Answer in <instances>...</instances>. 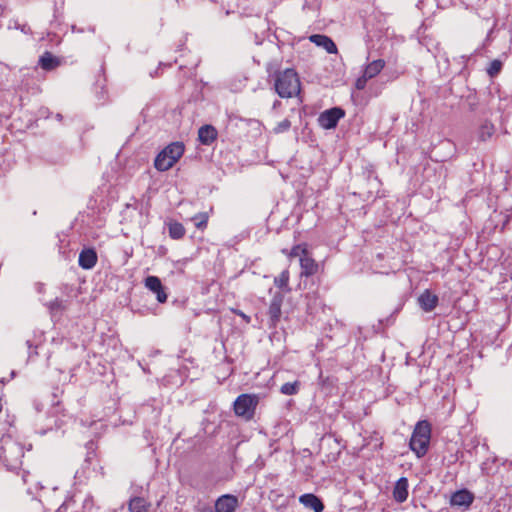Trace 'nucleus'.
I'll list each match as a JSON object with an SVG mask.
<instances>
[{
  "label": "nucleus",
  "instance_id": "f257e3e1",
  "mask_svg": "<svg viewBox=\"0 0 512 512\" xmlns=\"http://www.w3.org/2000/svg\"><path fill=\"white\" fill-rule=\"evenodd\" d=\"M274 87L281 98H292L299 95L301 82L294 69L287 68L275 74Z\"/></svg>",
  "mask_w": 512,
  "mask_h": 512
},
{
  "label": "nucleus",
  "instance_id": "f03ea898",
  "mask_svg": "<svg viewBox=\"0 0 512 512\" xmlns=\"http://www.w3.org/2000/svg\"><path fill=\"white\" fill-rule=\"evenodd\" d=\"M23 456V447L11 437H2L0 439V461L7 470L20 468Z\"/></svg>",
  "mask_w": 512,
  "mask_h": 512
},
{
  "label": "nucleus",
  "instance_id": "7ed1b4c3",
  "mask_svg": "<svg viewBox=\"0 0 512 512\" xmlns=\"http://www.w3.org/2000/svg\"><path fill=\"white\" fill-rule=\"evenodd\" d=\"M431 438V426L428 421H419L412 433L409 446L417 457L424 456L429 447Z\"/></svg>",
  "mask_w": 512,
  "mask_h": 512
},
{
  "label": "nucleus",
  "instance_id": "20e7f679",
  "mask_svg": "<svg viewBox=\"0 0 512 512\" xmlns=\"http://www.w3.org/2000/svg\"><path fill=\"white\" fill-rule=\"evenodd\" d=\"M185 147L182 142L167 145L155 158L154 166L158 171H167L182 157Z\"/></svg>",
  "mask_w": 512,
  "mask_h": 512
},
{
  "label": "nucleus",
  "instance_id": "39448f33",
  "mask_svg": "<svg viewBox=\"0 0 512 512\" xmlns=\"http://www.w3.org/2000/svg\"><path fill=\"white\" fill-rule=\"evenodd\" d=\"M257 405L258 397L256 395L241 394L234 401V411L238 417L248 421L254 417Z\"/></svg>",
  "mask_w": 512,
  "mask_h": 512
},
{
  "label": "nucleus",
  "instance_id": "423d86ee",
  "mask_svg": "<svg viewBox=\"0 0 512 512\" xmlns=\"http://www.w3.org/2000/svg\"><path fill=\"white\" fill-rule=\"evenodd\" d=\"M344 114V110L339 107L328 109L319 115V125L324 129L335 128Z\"/></svg>",
  "mask_w": 512,
  "mask_h": 512
},
{
  "label": "nucleus",
  "instance_id": "0eeeda50",
  "mask_svg": "<svg viewBox=\"0 0 512 512\" xmlns=\"http://www.w3.org/2000/svg\"><path fill=\"white\" fill-rule=\"evenodd\" d=\"M144 285L147 289L156 294L159 303H165L167 301V294L161 280L157 276H148L145 278Z\"/></svg>",
  "mask_w": 512,
  "mask_h": 512
},
{
  "label": "nucleus",
  "instance_id": "6e6552de",
  "mask_svg": "<svg viewBox=\"0 0 512 512\" xmlns=\"http://www.w3.org/2000/svg\"><path fill=\"white\" fill-rule=\"evenodd\" d=\"M238 498L231 494L220 496L215 502L216 512H234L238 507Z\"/></svg>",
  "mask_w": 512,
  "mask_h": 512
},
{
  "label": "nucleus",
  "instance_id": "1a4fd4ad",
  "mask_svg": "<svg viewBox=\"0 0 512 512\" xmlns=\"http://www.w3.org/2000/svg\"><path fill=\"white\" fill-rule=\"evenodd\" d=\"M97 253L93 248L83 249L79 254L78 264L82 269L90 270L97 263Z\"/></svg>",
  "mask_w": 512,
  "mask_h": 512
},
{
  "label": "nucleus",
  "instance_id": "9d476101",
  "mask_svg": "<svg viewBox=\"0 0 512 512\" xmlns=\"http://www.w3.org/2000/svg\"><path fill=\"white\" fill-rule=\"evenodd\" d=\"M474 500V495L466 490H458L452 494L450 503L452 506L465 507L468 508Z\"/></svg>",
  "mask_w": 512,
  "mask_h": 512
},
{
  "label": "nucleus",
  "instance_id": "9b49d317",
  "mask_svg": "<svg viewBox=\"0 0 512 512\" xmlns=\"http://www.w3.org/2000/svg\"><path fill=\"white\" fill-rule=\"evenodd\" d=\"M283 298V295L278 292L275 293L271 299L268 314L273 325H275L280 319Z\"/></svg>",
  "mask_w": 512,
  "mask_h": 512
},
{
  "label": "nucleus",
  "instance_id": "f8f14e48",
  "mask_svg": "<svg viewBox=\"0 0 512 512\" xmlns=\"http://www.w3.org/2000/svg\"><path fill=\"white\" fill-rule=\"evenodd\" d=\"M299 502L306 508L313 510L314 512H322L324 510V504L321 499L312 493H306L299 497Z\"/></svg>",
  "mask_w": 512,
  "mask_h": 512
},
{
  "label": "nucleus",
  "instance_id": "ddd939ff",
  "mask_svg": "<svg viewBox=\"0 0 512 512\" xmlns=\"http://www.w3.org/2000/svg\"><path fill=\"white\" fill-rule=\"evenodd\" d=\"M309 39L315 45L324 48L328 53H337V47L330 37L322 34H314L311 35Z\"/></svg>",
  "mask_w": 512,
  "mask_h": 512
},
{
  "label": "nucleus",
  "instance_id": "4468645a",
  "mask_svg": "<svg viewBox=\"0 0 512 512\" xmlns=\"http://www.w3.org/2000/svg\"><path fill=\"white\" fill-rule=\"evenodd\" d=\"M217 130L212 125H203L198 131V140L203 145H211L217 138Z\"/></svg>",
  "mask_w": 512,
  "mask_h": 512
},
{
  "label": "nucleus",
  "instance_id": "2eb2a0df",
  "mask_svg": "<svg viewBox=\"0 0 512 512\" xmlns=\"http://www.w3.org/2000/svg\"><path fill=\"white\" fill-rule=\"evenodd\" d=\"M418 303L425 312L433 311L438 304V297L429 290H425L419 297Z\"/></svg>",
  "mask_w": 512,
  "mask_h": 512
},
{
  "label": "nucleus",
  "instance_id": "dca6fc26",
  "mask_svg": "<svg viewBox=\"0 0 512 512\" xmlns=\"http://www.w3.org/2000/svg\"><path fill=\"white\" fill-rule=\"evenodd\" d=\"M393 497L398 503L406 501L408 497V480L405 477H401L394 486Z\"/></svg>",
  "mask_w": 512,
  "mask_h": 512
},
{
  "label": "nucleus",
  "instance_id": "f3484780",
  "mask_svg": "<svg viewBox=\"0 0 512 512\" xmlns=\"http://www.w3.org/2000/svg\"><path fill=\"white\" fill-rule=\"evenodd\" d=\"M301 275L311 276L317 273L318 264L315 260L308 256V253L300 257Z\"/></svg>",
  "mask_w": 512,
  "mask_h": 512
},
{
  "label": "nucleus",
  "instance_id": "a211bd4d",
  "mask_svg": "<svg viewBox=\"0 0 512 512\" xmlns=\"http://www.w3.org/2000/svg\"><path fill=\"white\" fill-rule=\"evenodd\" d=\"M385 67V61L382 59H377L370 62L364 69L363 74L369 80L377 76Z\"/></svg>",
  "mask_w": 512,
  "mask_h": 512
},
{
  "label": "nucleus",
  "instance_id": "6ab92c4d",
  "mask_svg": "<svg viewBox=\"0 0 512 512\" xmlns=\"http://www.w3.org/2000/svg\"><path fill=\"white\" fill-rule=\"evenodd\" d=\"M39 65L42 69L50 71L60 65V60L51 53L45 52L39 59Z\"/></svg>",
  "mask_w": 512,
  "mask_h": 512
},
{
  "label": "nucleus",
  "instance_id": "aec40b11",
  "mask_svg": "<svg viewBox=\"0 0 512 512\" xmlns=\"http://www.w3.org/2000/svg\"><path fill=\"white\" fill-rule=\"evenodd\" d=\"M494 133V125L489 121H485L478 130V138L480 141H487L493 136Z\"/></svg>",
  "mask_w": 512,
  "mask_h": 512
},
{
  "label": "nucleus",
  "instance_id": "412c9836",
  "mask_svg": "<svg viewBox=\"0 0 512 512\" xmlns=\"http://www.w3.org/2000/svg\"><path fill=\"white\" fill-rule=\"evenodd\" d=\"M168 229H169V236L172 239L178 240V239L183 238L185 235V228L180 222L170 221L168 224Z\"/></svg>",
  "mask_w": 512,
  "mask_h": 512
},
{
  "label": "nucleus",
  "instance_id": "4be33fe9",
  "mask_svg": "<svg viewBox=\"0 0 512 512\" xmlns=\"http://www.w3.org/2000/svg\"><path fill=\"white\" fill-rule=\"evenodd\" d=\"M149 505L142 497H134L129 502L130 512H148Z\"/></svg>",
  "mask_w": 512,
  "mask_h": 512
},
{
  "label": "nucleus",
  "instance_id": "5701e85b",
  "mask_svg": "<svg viewBox=\"0 0 512 512\" xmlns=\"http://www.w3.org/2000/svg\"><path fill=\"white\" fill-rule=\"evenodd\" d=\"M301 383L299 381L287 382L280 387V392L284 395H296L300 390Z\"/></svg>",
  "mask_w": 512,
  "mask_h": 512
},
{
  "label": "nucleus",
  "instance_id": "b1692460",
  "mask_svg": "<svg viewBox=\"0 0 512 512\" xmlns=\"http://www.w3.org/2000/svg\"><path fill=\"white\" fill-rule=\"evenodd\" d=\"M191 220L198 229L203 230L207 226L208 215L206 213H199L192 217Z\"/></svg>",
  "mask_w": 512,
  "mask_h": 512
},
{
  "label": "nucleus",
  "instance_id": "393cba45",
  "mask_svg": "<svg viewBox=\"0 0 512 512\" xmlns=\"http://www.w3.org/2000/svg\"><path fill=\"white\" fill-rule=\"evenodd\" d=\"M289 282V272L284 270L281 274L274 279V283L277 287L284 289L288 286Z\"/></svg>",
  "mask_w": 512,
  "mask_h": 512
},
{
  "label": "nucleus",
  "instance_id": "a878e982",
  "mask_svg": "<svg viewBox=\"0 0 512 512\" xmlns=\"http://www.w3.org/2000/svg\"><path fill=\"white\" fill-rule=\"evenodd\" d=\"M501 68H502V62L500 60H493L487 69V73L491 77H494L501 71Z\"/></svg>",
  "mask_w": 512,
  "mask_h": 512
},
{
  "label": "nucleus",
  "instance_id": "bb28decb",
  "mask_svg": "<svg viewBox=\"0 0 512 512\" xmlns=\"http://www.w3.org/2000/svg\"><path fill=\"white\" fill-rule=\"evenodd\" d=\"M291 127V122L289 119H284L280 121L273 129L274 133L280 134L288 131Z\"/></svg>",
  "mask_w": 512,
  "mask_h": 512
},
{
  "label": "nucleus",
  "instance_id": "cd10ccee",
  "mask_svg": "<svg viewBox=\"0 0 512 512\" xmlns=\"http://www.w3.org/2000/svg\"><path fill=\"white\" fill-rule=\"evenodd\" d=\"M369 79L365 77L363 74L361 77H359L355 82V87L358 90H363L366 87V83Z\"/></svg>",
  "mask_w": 512,
  "mask_h": 512
},
{
  "label": "nucleus",
  "instance_id": "c85d7f7f",
  "mask_svg": "<svg viewBox=\"0 0 512 512\" xmlns=\"http://www.w3.org/2000/svg\"><path fill=\"white\" fill-rule=\"evenodd\" d=\"M307 253V250L305 248H302L300 245H297L292 248L291 255L292 256H302Z\"/></svg>",
  "mask_w": 512,
  "mask_h": 512
},
{
  "label": "nucleus",
  "instance_id": "c756f323",
  "mask_svg": "<svg viewBox=\"0 0 512 512\" xmlns=\"http://www.w3.org/2000/svg\"><path fill=\"white\" fill-rule=\"evenodd\" d=\"M49 308L51 310H58L62 308V301L56 298L55 300L51 301L49 304Z\"/></svg>",
  "mask_w": 512,
  "mask_h": 512
},
{
  "label": "nucleus",
  "instance_id": "7c9ffc66",
  "mask_svg": "<svg viewBox=\"0 0 512 512\" xmlns=\"http://www.w3.org/2000/svg\"><path fill=\"white\" fill-rule=\"evenodd\" d=\"M14 28L20 29L25 34L31 33V28L27 24L20 25L17 22H15Z\"/></svg>",
  "mask_w": 512,
  "mask_h": 512
},
{
  "label": "nucleus",
  "instance_id": "2f4dec72",
  "mask_svg": "<svg viewBox=\"0 0 512 512\" xmlns=\"http://www.w3.org/2000/svg\"><path fill=\"white\" fill-rule=\"evenodd\" d=\"M236 313H237V315L241 316L247 323L250 322V317L247 316L246 314H244L242 311H238Z\"/></svg>",
  "mask_w": 512,
  "mask_h": 512
},
{
  "label": "nucleus",
  "instance_id": "473e14b6",
  "mask_svg": "<svg viewBox=\"0 0 512 512\" xmlns=\"http://www.w3.org/2000/svg\"><path fill=\"white\" fill-rule=\"evenodd\" d=\"M279 104H280V102H279V101H275L273 106H274V107H276V106H278Z\"/></svg>",
  "mask_w": 512,
  "mask_h": 512
},
{
  "label": "nucleus",
  "instance_id": "72a5a7b5",
  "mask_svg": "<svg viewBox=\"0 0 512 512\" xmlns=\"http://www.w3.org/2000/svg\"><path fill=\"white\" fill-rule=\"evenodd\" d=\"M27 493H28V494H32V490H31V488H28V489H27Z\"/></svg>",
  "mask_w": 512,
  "mask_h": 512
},
{
  "label": "nucleus",
  "instance_id": "f704fd0d",
  "mask_svg": "<svg viewBox=\"0 0 512 512\" xmlns=\"http://www.w3.org/2000/svg\"><path fill=\"white\" fill-rule=\"evenodd\" d=\"M14 376H15V372H14V371H12V373H11V377H14Z\"/></svg>",
  "mask_w": 512,
  "mask_h": 512
}]
</instances>
